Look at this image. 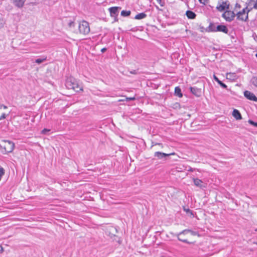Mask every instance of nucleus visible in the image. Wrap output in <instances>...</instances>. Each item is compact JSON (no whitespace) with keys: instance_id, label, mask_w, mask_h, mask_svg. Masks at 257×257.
<instances>
[{"instance_id":"f257e3e1","label":"nucleus","mask_w":257,"mask_h":257,"mask_svg":"<svg viewBox=\"0 0 257 257\" xmlns=\"http://www.w3.org/2000/svg\"><path fill=\"white\" fill-rule=\"evenodd\" d=\"M66 87L69 89H73L76 92L82 90V87L79 84L76 80L73 77L67 78L65 83Z\"/></svg>"},{"instance_id":"f03ea898","label":"nucleus","mask_w":257,"mask_h":257,"mask_svg":"<svg viewBox=\"0 0 257 257\" xmlns=\"http://www.w3.org/2000/svg\"><path fill=\"white\" fill-rule=\"evenodd\" d=\"M4 143L3 145H0V151L4 154L11 153L15 148V144L12 141L9 140H3Z\"/></svg>"},{"instance_id":"7ed1b4c3","label":"nucleus","mask_w":257,"mask_h":257,"mask_svg":"<svg viewBox=\"0 0 257 257\" xmlns=\"http://www.w3.org/2000/svg\"><path fill=\"white\" fill-rule=\"evenodd\" d=\"M188 233H190L191 235H197L198 236H200L199 234L197 231H194L190 229H185L182 231L181 232H179V233L176 234L175 235L177 237V238L179 240L183 242L184 243H186L188 244H191L192 243V242H190L188 241L187 239L183 238L182 237V236L183 235H186Z\"/></svg>"},{"instance_id":"20e7f679","label":"nucleus","mask_w":257,"mask_h":257,"mask_svg":"<svg viewBox=\"0 0 257 257\" xmlns=\"http://www.w3.org/2000/svg\"><path fill=\"white\" fill-rule=\"evenodd\" d=\"M78 28L80 33L83 35L88 34L90 32L89 23L85 21H82L79 23Z\"/></svg>"},{"instance_id":"39448f33","label":"nucleus","mask_w":257,"mask_h":257,"mask_svg":"<svg viewBox=\"0 0 257 257\" xmlns=\"http://www.w3.org/2000/svg\"><path fill=\"white\" fill-rule=\"evenodd\" d=\"M229 3L228 1H222L220 0L218 2V5L216 7V9L220 12L224 11L225 10L229 9Z\"/></svg>"},{"instance_id":"423d86ee","label":"nucleus","mask_w":257,"mask_h":257,"mask_svg":"<svg viewBox=\"0 0 257 257\" xmlns=\"http://www.w3.org/2000/svg\"><path fill=\"white\" fill-rule=\"evenodd\" d=\"M222 16L226 21L231 22L235 18V14L233 11L226 10Z\"/></svg>"},{"instance_id":"0eeeda50","label":"nucleus","mask_w":257,"mask_h":257,"mask_svg":"<svg viewBox=\"0 0 257 257\" xmlns=\"http://www.w3.org/2000/svg\"><path fill=\"white\" fill-rule=\"evenodd\" d=\"M247 9V8L246 7L237 14V19L244 21H246V20L248 19V14L247 13L246 14L245 10Z\"/></svg>"},{"instance_id":"6e6552de","label":"nucleus","mask_w":257,"mask_h":257,"mask_svg":"<svg viewBox=\"0 0 257 257\" xmlns=\"http://www.w3.org/2000/svg\"><path fill=\"white\" fill-rule=\"evenodd\" d=\"M175 155V153H170V154H166V153H162L161 152H156L154 153V156L155 157H157L158 158V159H160V160L163 159H166V158L167 157H169L171 155Z\"/></svg>"},{"instance_id":"1a4fd4ad","label":"nucleus","mask_w":257,"mask_h":257,"mask_svg":"<svg viewBox=\"0 0 257 257\" xmlns=\"http://www.w3.org/2000/svg\"><path fill=\"white\" fill-rule=\"evenodd\" d=\"M244 95L247 99L250 100L257 101V97L252 92L249 91L245 90L244 91Z\"/></svg>"},{"instance_id":"9d476101","label":"nucleus","mask_w":257,"mask_h":257,"mask_svg":"<svg viewBox=\"0 0 257 257\" xmlns=\"http://www.w3.org/2000/svg\"><path fill=\"white\" fill-rule=\"evenodd\" d=\"M121 9L120 7H111L109 9V11L110 12V16L111 17H115L118 14V10Z\"/></svg>"},{"instance_id":"9b49d317","label":"nucleus","mask_w":257,"mask_h":257,"mask_svg":"<svg viewBox=\"0 0 257 257\" xmlns=\"http://www.w3.org/2000/svg\"><path fill=\"white\" fill-rule=\"evenodd\" d=\"M190 90L192 94L197 97L201 95V89L196 87H190Z\"/></svg>"},{"instance_id":"f8f14e48","label":"nucleus","mask_w":257,"mask_h":257,"mask_svg":"<svg viewBox=\"0 0 257 257\" xmlns=\"http://www.w3.org/2000/svg\"><path fill=\"white\" fill-rule=\"evenodd\" d=\"M215 30H216L217 32H222L225 34H227L228 32V30L227 27L225 26L222 25H220L216 26V29Z\"/></svg>"},{"instance_id":"ddd939ff","label":"nucleus","mask_w":257,"mask_h":257,"mask_svg":"<svg viewBox=\"0 0 257 257\" xmlns=\"http://www.w3.org/2000/svg\"><path fill=\"white\" fill-rule=\"evenodd\" d=\"M14 5L18 8H22L25 4L26 0H12Z\"/></svg>"},{"instance_id":"4468645a","label":"nucleus","mask_w":257,"mask_h":257,"mask_svg":"<svg viewBox=\"0 0 257 257\" xmlns=\"http://www.w3.org/2000/svg\"><path fill=\"white\" fill-rule=\"evenodd\" d=\"M232 116L236 119V120H240L242 119L241 115L240 112L236 109H234L232 113Z\"/></svg>"},{"instance_id":"2eb2a0df","label":"nucleus","mask_w":257,"mask_h":257,"mask_svg":"<svg viewBox=\"0 0 257 257\" xmlns=\"http://www.w3.org/2000/svg\"><path fill=\"white\" fill-rule=\"evenodd\" d=\"M186 15L188 18L190 19H194L195 18L196 16V15L194 12L191 11H187L186 12Z\"/></svg>"},{"instance_id":"dca6fc26","label":"nucleus","mask_w":257,"mask_h":257,"mask_svg":"<svg viewBox=\"0 0 257 257\" xmlns=\"http://www.w3.org/2000/svg\"><path fill=\"white\" fill-rule=\"evenodd\" d=\"M193 182L195 186L199 187L200 188H202V181L200 179L198 178H194Z\"/></svg>"},{"instance_id":"f3484780","label":"nucleus","mask_w":257,"mask_h":257,"mask_svg":"<svg viewBox=\"0 0 257 257\" xmlns=\"http://www.w3.org/2000/svg\"><path fill=\"white\" fill-rule=\"evenodd\" d=\"M147 17V15L145 13H141L136 15L135 19L137 20H141Z\"/></svg>"},{"instance_id":"a211bd4d","label":"nucleus","mask_w":257,"mask_h":257,"mask_svg":"<svg viewBox=\"0 0 257 257\" xmlns=\"http://www.w3.org/2000/svg\"><path fill=\"white\" fill-rule=\"evenodd\" d=\"M175 94L179 97H182L181 89L179 87H176L175 88Z\"/></svg>"},{"instance_id":"6ab92c4d","label":"nucleus","mask_w":257,"mask_h":257,"mask_svg":"<svg viewBox=\"0 0 257 257\" xmlns=\"http://www.w3.org/2000/svg\"><path fill=\"white\" fill-rule=\"evenodd\" d=\"M236 75L235 73H228L226 74V78L227 79L230 80H234L236 78Z\"/></svg>"},{"instance_id":"aec40b11","label":"nucleus","mask_w":257,"mask_h":257,"mask_svg":"<svg viewBox=\"0 0 257 257\" xmlns=\"http://www.w3.org/2000/svg\"><path fill=\"white\" fill-rule=\"evenodd\" d=\"M208 30H209V31H211V32H217L216 30H215V29H216V27L215 26V25L213 24H212L211 23L208 28Z\"/></svg>"},{"instance_id":"412c9836","label":"nucleus","mask_w":257,"mask_h":257,"mask_svg":"<svg viewBox=\"0 0 257 257\" xmlns=\"http://www.w3.org/2000/svg\"><path fill=\"white\" fill-rule=\"evenodd\" d=\"M131 11H124L123 10L121 12V15L123 17H128L131 15Z\"/></svg>"},{"instance_id":"4be33fe9","label":"nucleus","mask_w":257,"mask_h":257,"mask_svg":"<svg viewBox=\"0 0 257 257\" xmlns=\"http://www.w3.org/2000/svg\"><path fill=\"white\" fill-rule=\"evenodd\" d=\"M46 59H47L46 57H43L42 58H38L35 60V62L38 64H40L43 63V62H44L45 61H46Z\"/></svg>"},{"instance_id":"5701e85b","label":"nucleus","mask_w":257,"mask_h":257,"mask_svg":"<svg viewBox=\"0 0 257 257\" xmlns=\"http://www.w3.org/2000/svg\"><path fill=\"white\" fill-rule=\"evenodd\" d=\"M250 82L253 85L257 87V77H252V78L251 79Z\"/></svg>"},{"instance_id":"b1692460","label":"nucleus","mask_w":257,"mask_h":257,"mask_svg":"<svg viewBox=\"0 0 257 257\" xmlns=\"http://www.w3.org/2000/svg\"><path fill=\"white\" fill-rule=\"evenodd\" d=\"M248 123L255 127H257V122H254L253 121H252V120H248Z\"/></svg>"},{"instance_id":"393cba45","label":"nucleus","mask_w":257,"mask_h":257,"mask_svg":"<svg viewBox=\"0 0 257 257\" xmlns=\"http://www.w3.org/2000/svg\"><path fill=\"white\" fill-rule=\"evenodd\" d=\"M50 130L49 129H47V128H44L43 129L42 132H41V134H44V135H45L48 132H50Z\"/></svg>"},{"instance_id":"a878e982","label":"nucleus","mask_w":257,"mask_h":257,"mask_svg":"<svg viewBox=\"0 0 257 257\" xmlns=\"http://www.w3.org/2000/svg\"><path fill=\"white\" fill-rule=\"evenodd\" d=\"M5 174V170L4 169L1 167H0V176H3Z\"/></svg>"},{"instance_id":"bb28decb","label":"nucleus","mask_w":257,"mask_h":257,"mask_svg":"<svg viewBox=\"0 0 257 257\" xmlns=\"http://www.w3.org/2000/svg\"><path fill=\"white\" fill-rule=\"evenodd\" d=\"M4 23L5 22L3 19L0 18V29L4 26Z\"/></svg>"},{"instance_id":"cd10ccee","label":"nucleus","mask_w":257,"mask_h":257,"mask_svg":"<svg viewBox=\"0 0 257 257\" xmlns=\"http://www.w3.org/2000/svg\"><path fill=\"white\" fill-rule=\"evenodd\" d=\"M6 117V115L5 113H3L0 117V120L5 119Z\"/></svg>"},{"instance_id":"c85d7f7f","label":"nucleus","mask_w":257,"mask_h":257,"mask_svg":"<svg viewBox=\"0 0 257 257\" xmlns=\"http://www.w3.org/2000/svg\"><path fill=\"white\" fill-rule=\"evenodd\" d=\"M68 25L70 27H74V22L73 21H70L69 24H68Z\"/></svg>"},{"instance_id":"c756f323","label":"nucleus","mask_w":257,"mask_h":257,"mask_svg":"<svg viewBox=\"0 0 257 257\" xmlns=\"http://www.w3.org/2000/svg\"><path fill=\"white\" fill-rule=\"evenodd\" d=\"M184 210L187 212V213H190L191 215H192V211L189 209V208L188 209H184Z\"/></svg>"},{"instance_id":"7c9ffc66","label":"nucleus","mask_w":257,"mask_h":257,"mask_svg":"<svg viewBox=\"0 0 257 257\" xmlns=\"http://www.w3.org/2000/svg\"><path fill=\"white\" fill-rule=\"evenodd\" d=\"M158 2L159 3L161 6H164V3L162 2V0H157Z\"/></svg>"},{"instance_id":"2f4dec72","label":"nucleus","mask_w":257,"mask_h":257,"mask_svg":"<svg viewBox=\"0 0 257 257\" xmlns=\"http://www.w3.org/2000/svg\"><path fill=\"white\" fill-rule=\"evenodd\" d=\"M200 3L203 4H205L207 3L208 0H199Z\"/></svg>"},{"instance_id":"473e14b6","label":"nucleus","mask_w":257,"mask_h":257,"mask_svg":"<svg viewBox=\"0 0 257 257\" xmlns=\"http://www.w3.org/2000/svg\"><path fill=\"white\" fill-rule=\"evenodd\" d=\"M220 86L223 88H227V85L223 83L221 84Z\"/></svg>"},{"instance_id":"72a5a7b5","label":"nucleus","mask_w":257,"mask_h":257,"mask_svg":"<svg viewBox=\"0 0 257 257\" xmlns=\"http://www.w3.org/2000/svg\"><path fill=\"white\" fill-rule=\"evenodd\" d=\"M213 78H214V79L217 82L219 79L215 75H213Z\"/></svg>"},{"instance_id":"f704fd0d","label":"nucleus","mask_w":257,"mask_h":257,"mask_svg":"<svg viewBox=\"0 0 257 257\" xmlns=\"http://www.w3.org/2000/svg\"><path fill=\"white\" fill-rule=\"evenodd\" d=\"M4 108V109H7V106L5 105H0V109H1L2 108Z\"/></svg>"},{"instance_id":"c9c22d12","label":"nucleus","mask_w":257,"mask_h":257,"mask_svg":"<svg viewBox=\"0 0 257 257\" xmlns=\"http://www.w3.org/2000/svg\"><path fill=\"white\" fill-rule=\"evenodd\" d=\"M253 8L255 9H257V0L253 6Z\"/></svg>"},{"instance_id":"e433bc0d","label":"nucleus","mask_w":257,"mask_h":257,"mask_svg":"<svg viewBox=\"0 0 257 257\" xmlns=\"http://www.w3.org/2000/svg\"><path fill=\"white\" fill-rule=\"evenodd\" d=\"M109 230H110V231H114V230H115V231H116V229H115V228H113V227H110V229H109Z\"/></svg>"},{"instance_id":"4c0bfd02","label":"nucleus","mask_w":257,"mask_h":257,"mask_svg":"<svg viewBox=\"0 0 257 257\" xmlns=\"http://www.w3.org/2000/svg\"><path fill=\"white\" fill-rule=\"evenodd\" d=\"M127 99L133 100H135V97H129V98H127Z\"/></svg>"},{"instance_id":"58836bf2","label":"nucleus","mask_w":257,"mask_h":257,"mask_svg":"<svg viewBox=\"0 0 257 257\" xmlns=\"http://www.w3.org/2000/svg\"><path fill=\"white\" fill-rule=\"evenodd\" d=\"M106 50V48H102V49H101V51L102 53H103V52H104Z\"/></svg>"},{"instance_id":"ea45409f","label":"nucleus","mask_w":257,"mask_h":257,"mask_svg":"<svg viewBox=\"0 0 257 257\" xmlns=\"http://www.w3.org/2000/svg\"><path fill=\"white\" fill-rule=\"evenodd\" d=\"M194 170V169H193L192 168H190L189 169H188V171H190V172H193V171Z\"/></svg>"},{"instance_id":"a19ab883","label":"nucleus","mask_w":257,"mask_h":257,"mask_svg":"<svg viewBox=\"0 0 257 257\" xmlns=\"http://www.w3.org/2000/svg\"><path fill=\"white\" fill-rule=\"evenodd\" d=\"M3 251V248L2 246L0 245V252H2Z\"/></svg>"},{"instance_id":"79ce46f5","label":"nucleus","mask_w":257,"mask_h":257,"mask_svg":"<svg viewBox=\"0 0 257 257\" xmlns=\"http://www.w3.org/2000/svg\"><path fill=\"white\" fill-rule=\"evenodd\" d=\"M217 83H218L220 85H221V84H222V82L220 80L217 82Z\"/></svg>"},{"instance_id":"37998d69","label":"nucleus","mask_w":257,"mask_h":257,"mask_svg":"<svg viewBox=\"0 0 257 257\" xmlns=\"http://www.w3.org/2000/svg\"><path fill=\"white\" fill-rule=\"evenodd\" d=\"M112 235H114L113 234H110V233H109V235H110L111 237L112 236Z\"/></svg>"},{"instance_id":"c03bdc74","label":"nucleus","mask_w":257,"mask_h":257,"mask_svg":"<svg viewBox=\"0 0 257 257\" xmlns=\"http://www.w3.org/2000/svg\"><path fill=\"white\" fill-rule=\"evenodd\" d=\"M183 235H183L182 236V237L183 238H184Z\"/></svg>"},{"instance_id":"a18cd8bd","label":"nucleus","mask_w":257,"mask_h":257,"mask_svg":"<svg viewBox=\"0 0 257 257\" xmlns=\"http://www.w3.org/2000/svg\"><path fill=\"white\" fill-rule=\"evenodd\" d=\"M255 56L257 58V53L255 54Z\"/></svg>"},{"instance_id":"49530a36","label":"nucleus","mask_w":257,"mask_h":257,"mask_svg":"<svg viewBox=\"0 0 257 257\" xmlns=\"http://www.w3.org/2000/svg\"><path fill=\"white\" fill-rule=\"evenodd\" d=\"M255 231H257V228L255 229Z\"/></svg>"},{"instance_id":"de8ad7c7","label":"nucleus","mask_w":257,"mask_h":257,"mask_svg":"<svg viewBox=\"0 0 257 257\" xmlns=\"http://www.w3.org/2000/svg\"><path fill=\"white\" fill-rule=\"evenodd\" d=\"M256 244H257V242L256 243Z\"/></svg>"}]
</instances>
